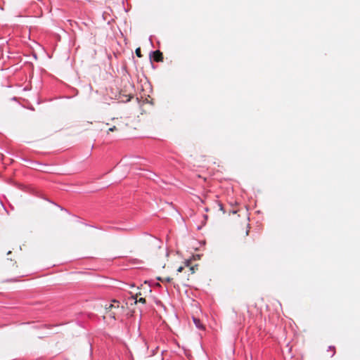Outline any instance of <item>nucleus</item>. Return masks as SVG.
<instances>
[{
  "instance_id": "9",
  "label": "nucleus",
  "mask_w": 360,
  "mask_h": 360,
  "mask_svg": "<svg viewBox=\"0 0 360 360\" xmlns=\"http://www.w3.org/2000/svg\"><path fill=\"white\" fill-rule=\"evenodd\" d=\"M217 206L219 207V210H221L222 213L224 214L225 211L224 210L223 205L221 202H217Z\"/></svg>"
},
{
  "instance_id": "6",
  "label": "nucleus",
  "mask_w": 360,
  "mask_h": 360,
  "mask_svg": "<svg viewBox=\"0 0 360 360\" xmlns=\"http://www.w3.org/2000/svg\"><path fill=\"white\" fill-rule=\"evenodd\" d=\"M193 322L198 328L201 329L203 328L202 324L198 319L193 318Z\"/></svg>"
},
{
  "instance_id": "5",
  "label": "nucleus",
  "mask_w": 360,
  "mask_h": 360,
  "mask_svg": "<svg viewBox=\"0 0 360 360\" xmlns=\"http://www.w3.org/2000/svg\"><path fill=\"white\" fill-rule=\"evenodd\" d=\"M242 231H244V234H243V237L245 238L246 236H248L249 235V232H250V224H246L245 225V227L243 228L242 229Z\"/></svg>"
},
{
  "instance_id": "10",
  "label": "nucleus",
  "mask_w": 360,
  "mask_h": 360,
  "mask_svg": "<svg viewBox=\"0 0 360 360\" xmlns=\"http://www.w3.org/2000/svg\"><path fill=\"white\" fill-rule=\"evenodd\" d=\"M329 349L332 351L331 356H334L335 354V348L334 346H330Z\"/></svg>"
},
{
  "instance_id": "1",
  "label": "nucleus",
  "mask_w": 360,
  "mask_h": 360,
  "mask_svg": "<svg viewBox=\"0 0 360 360\" xmlns=\"http://www.w3.org/2000/svg\"><path fill=\"white\" fill-rule=\"evenodd\" d=\"M105 314L114 320L122 321L124 312L127 310V304H121L116 300L105 307Z\"/></svg>"
},
{
  "instance_id": "11",
  "label": "nucleus",
  "mask_w": 360,
  "mask_h": 360,
  "mask_svg": "<svg viewBox=\"0 0 360 360\" xmlns=\"http://www.w3.org/2000/svg\"><path fill=\"white\" fill-rule=\"evenodd\" d=\"M186 269V264H185L184 266H179L178 268V269H177V271L178 272H181V271H184Z\"/></svg>"
},
{
  "instance_id": "3",
  "label": "nucleus",
  "mask_w": 360,
  "mask_h": 360,
  "mask_svg": "<svg viewBox=\"0 0 360 360\" xmlns=\"http://www.w3.org/2000/svg\"><path fill=\"white\" fill-rule=\"evenodd\" d=\"M186 270L188 272V275H189V274H194L195 272V271L198 269V265H195V266H191L189 262H186Z\"/></svg>"
},
{
  "instance_id": "7",
  "label": "nucleus",
  "mask_w": 360,
  "mask_h": 360,
  "mask_svg": "<svg viewBox=\"0 0 360 360\" xmlns=\"http://www.w3.org/2000/svg\"><path fill=\"white\" fill-rule=\"evenodd\" d=\"M115 131H117V127L115 126H112V127L108 128V129L107 130V134H108L110 132H113Z\"/></svg>"
},
{
  "instance_id": "4",
  "label": "nucleus",
  "mask_w": 360,
  "mask_h": 360,
  "mask_svg": "<svg viewBox=\"0 0 360 360\" xmlns=\"http://www.w3.org/2000/svg\"><path fill=\"white\" fill-rule=\"evenodd\" d=\"M132 299L133 300H135V303H137V302H140V303H142V304H145L146 303V299L143 298V297H140L139 299H137L138 297V294H136L134 296L133 295L132 297Z\"/></svg>"
},
{
  "instance_id": "12",
  "label": "nucleus",
  "mask_w": 360,
  "mask_h": 360,
  "mask_svg": "<svg viewBox=\"0 0 360 360\" xmlns=\"http://www.w3.org/2000/svg\"><path fill=\"white\" fill-rule=\"evenodd\" d=\"M171 280H172V278H166V281H167V282H170V281H171Z\"/></svg>"
},
{
  "instance_id": "2",
  "label": "nucleus",
  "mask_w": 360,
  "mask_h": 360,
  "mask_svg": "<svg viewBox=\"0 0 360 360\" xmlns=\"http://www.w3.org/2000/svg\"><path fill=\"white\" fill-rule=\"evenodd\" d=\"M153 58L155 62H162L163 60V54L159 51H155L153 52Z\"/></svg>"
},
{
  "instance_id": "8",
  "label": "nucleus",
  "mask_w": 360,
  "mask_h": 360,
  "mask_svg": "<svg viewBox=\"0 0 360 360\" xmlns=\"http://www.w3.org/2000/svg\"><path fill=\"white\" fill-rule=\"evenodd\" d=\"M135 53H136V55L137 56V57H139V58H141L142 57L140 48H137L136 49V51H135Z\"/></svg>"
}]
</instances>
